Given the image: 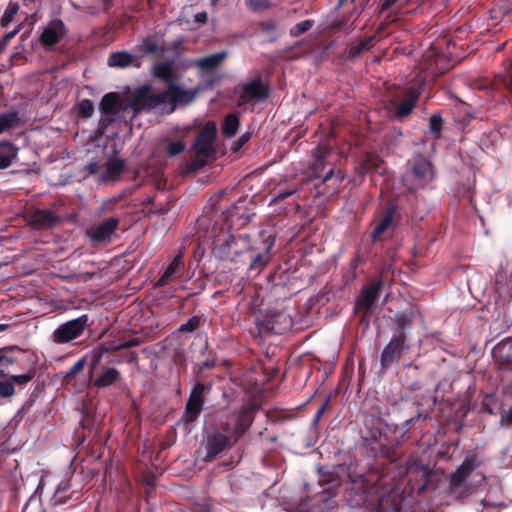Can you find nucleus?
<instances>
[{
    "mask_svg": "<svg viewBox=\"0 0 512 512\" xmlns=\"http://www.w3.org/2000/svg\"><path fill=\"white\" fill-rule=\"evenodd\" d=\"M254 421V410L249 407L242 408L236 414L231 435H225L219 430H213L206 437V456L204 461L211 462L216 456L233 447L248 431Z\"/></svg>",
    "mask_w": 512,
    "mask_h": 512,
    "instance_id": "obj_1",
    "label": "nucleus"
},
{
    "mask_svg": "<svg viewBox=\"0 0 512 512\" xmlns=\"http://www.w3.org/2000/svg\"><path fill=\"white\" fill-rule=\"evenodd\" d=\"M197 95L196 90L184 89L176 83L169 84L167 90L159 93H149V87H144L135 95V101L148 109H154L158 106L169 104V112H173L177 105H187L192 102Z\"/></svg>",
    "mask_w": 512,
    "mask_h": 512,
    "instance_id": "obj_2",
    "label": "nucleus"
},
{
    "mask_svg": "<svg viewBox=\"0 0 512 512\" xmlns=\"http://www.w3.org/2000/svg\"><path fill=\"white\" fill-rule=\"evenodd\" d=\"M216 135L217 129L213 121H208L199 131L192 145V149L195 153L192 158V165L195 170L204 167L207 164V159L212 157L215 153L213 144Z\"/></svg>",
    "mask_w": 512,
    "mask_h": 512,
    "instance_id": "obj_3",
    "label": "nucleus"
},
{
    "mask_svg": "<svg viewBox=\"0 0 512 512\" xmlns=\"http://www.w3.org/2000/svg\"><path fill=\"white\" fill-rule=\"evenodd\" d=\"M102 353L93 355L89 370L90 385L97 389H104L115 385L122 379L121 372L115 367L99 365Z\"/></svg>",
    "mask_w": 512,
    "mask_h": 512,
    "instance_id": "obj_4",
    "label": "nucleus"
},
{
    "mask_svg": "<svg viewBox=\"0 0 512 512\" xmlns=\"http://www.w3.org/2000/svg\"><path fill=\"white\" fill-rule=\"evenodd\" d=\"M89 326V317L83 314L78 318L60 324L52 333V342L58 345L68 344L80 338Z\"/></svg>",
    "mask_w": 512,
    "mask_h": 512,
    "instance_id": "obj_5",
    "label": "nucleus"
},
{
    "mask_svg": "<svg viewBox=\"0 0 512 512\" xmlns=\"http://www.w3.org/2000/svg\"><path fill=\"white\" fill-rule=\"evenodd\" d=\"M212 389L211 383L196 380L193 384L189 398L185 405L184 419L186 422H194L200 416L205 404V395Z\"/></svg>",
    "mask_w": 512,
    "mask_h": 512,
    "instance_id": "obj_6",
    "label": "nucleus"
},
{
    "mask_svg": "<svg viewBox=\"0 0 512 512\" xmlns=\"http://www.w3.org/2000/svg\"><path fill=\"white\" fill-rule=\"evenodd\" d=\"M410 348L406 334H393L389 342L383 348L380 355V366L382 371L388 370L397 364L403 352Z\"/></svg>",
    "mask_w": 512,
    "mask_h": 512,
    "instance_id": "obj_7",
    "label": "nucleus"
},
{
    "mask_svg": "<svg viewBox=\"0 0 512 512\" xmlns=\"http://www.w3.org/2000/svg\"><path fill=\"white\" fill-rule=\"evenodd\" d=\"M410 173L417 188H425L435 178L432 162L423 155L415 156L408 162Z\"/></svg>",
    "mask_w": 512,
    "mask_h": 512,
    "instance_id": "obj_8",
    "label": "nucleus"
},
{
    "mask_svg": "<svg viewBox=\"0 0 512 512\" xmlns=\"http://www.w3.org/2000/svg\"><path fill=\"white\" fill-rule=\"evenodd\" d=\"M292 326V321L284 312H269L257 321V329L260 336L269 334H281Z\"/></svg>",
    "mask_w": 512,
    "mask_h": 512,
    "instance_id": "obj_9",
    "label": "nucleus"
},
{
    "mask_svg": "<svg viewBox=\"0 0 512 512\" xmlns=\"http://www.w3.org/2000/svg\"><path fill=\"white\" fill-rule=\"evenodd\" d=\"M120 224L117 217H109L97 225H93L86 230V235L92 243H110L113 235L116 233Z\"/></svg>",
    "mask_w": 512,
    "mask_h": 512,
    "instance_id": "obj_10",
    "label": "nucleus"
},
{
    "mask_svg": "<svg viewBox=\"0 0 512 512\" xmlns=\"http://www.w3.org/2000/svg\"><path fill=\"white\" fill-rule=\"evenodd\" d=\"M362 439L367 444L380 443L385 435L384 420L374 414H365L363 419Z\"/></svg>",
    "mask_w": 512,
    "mask_h": 512,
    "instance_id": "obj_11",
    "label": "nucleus"
},
{
    "mask_svg": "<svg viewBox=\"0 0 512 512\" xmlns=\"http://www.w3.org/2000/svg\"><path fill=\"white\" fill-rule=\"evenodd\" d=\"M422 93V84L421 83H413L409 87L406 88L404 92V98L399 102H392L396 105V109L394 111V116L397 119H403L409 116L414 110L418 99Z\"/></svg>",
    "mask_w": 512,
    "mask_h": 512,
    "instance_id": "obj_12",
    "label": "nucleus"
},
{
    "mask_svg": "<svg viewBox=\"0 0 512 512\" xmlns=\"http://www.w3.org/2000/svg\"><path fill=\"white\" fill-rule=\"evenodd\" d=\"M478 466L479 463H477V456L475 454L466 456L461 465H459L455 472L452 473L450 477V486L452 488L460 487Z\"/></svg>",
    "mask_w": 512,
    "mask_h": 512,
    "instance_id": "obj_13",
    "label": "nucleus"
},
{
    "mask_svg": "<svg viewBox=\"0 0 512 512\" xmlns=\"http://www.w3.org/2000/svg\"><path fill=\"white\" fill-rule=\"evenodd\" d=\"M399 219L400 215L397 212V207L395 205L387 206L371 234L372 239L374 241L378 240L389 228L395 226Z\"/></svg>",
    "mask_w": 512,
    "mask_h": 512,
    "instance_id": "obj_14",
    "label": "nucleus"
},
{
    "mask_svg": "<svg viewBox=\"0 0 512 512\" xmlns=\"http://www.w3.org/2000/svg\"><path fill=\"white\" fill-rule=\"evenodd\" d=\"M184 267V256L179 252L157 280L156 286L164 287L168 285L170 281L181 277L184 272Z\"/></svg>",
    "mask_w": 512,
    "mask_h": 512,
    "instance_id": "obj_15",
    "label": "nucleus"
},
{
    "mask_svg": "<svg viewBox=\"0 0 512 512\" xmlns=\"http://www.w3.org/2000/svg\"><path fill=\"white\" fill-rule=\"evenodd\" d=\"M383 287V281L381 278L374 280L368 286L364 287L357 299V304L365 309L370 310L372 305L378 299L380 292Z\"/></svg>",
    "mask_w": 512,
    "mask_h": 512,
    "instance_id": "obj_16",
    "label": "nucleus"
},
{
    "mask_svg": "<svg viewBox=\"0 0 512 512\" xmlns=\"http://www.w3.org/2000/svg\"><path fill=\"white\" fill-rule=\"evenodd\" d=\"M269 95V88L266 84H264L260 77L255 78L245 84L242 89V94L240 98L243 101L248 100H263L267 98Z\"/></svg>",
    "mask_w": 512,
    "mask_h": 512,
    "instance_id": "obj_17",
    "label": "nucleus"
},
{
    "mask_svg": "<svg viewBox=\"0 0 512 512\" xmlns=\"http://www.w3.org/2000/svg\"><path fill=\"white\" fill-rule=\"evenodd\" d=\"M65 32V25L61 20H52L42 31L40 42L44 46H53L64 36Z\"/></svg>",
    "mask_w": 512,
    "mask_h": 512,
    "instance_id": "obj_18",
    "label": "nucleus"
},
{
    "mask_svg": "<svg viewBox=\"0 0 512 512\" xmlns=\"http://www.w3.org/2000/svg\"><path fill=\"white\" fill-rule=\"evenodd\" d=\"M60 217L48 209H36L30 215V224L37 228H50L60 222Z\"/></svg>",
    "mask_w": 512,
    "mask_h": 512,
    "instance_id": "obj_19",
    "label": "nucleus"
},
{
    "mask_svg": "<svg viewBox=\"0 0 512 512\" xmlns=\"http://www.w3.org/2000/svg\"><path fill=\"white\" fill-rule=\"evenodd\" d=\"M344 179V172L337 168L335 165H331V167L326 171L322 180V184H324L327 188L326 193L331 195L338 193L342 187Z\"/></svg>",
    "mask_w": 512,
    "mask_h": 512,
    "instance_id": "obj_20",
    "label": "nucleus"
},
{
    "mask_svg": "<svg viewBox=\"0 0 512 512\" xmlns=\"http://www.w3.org/2000/svg\"><path fill=\"white\" fill-rule=\"evenodd\" d=\"M110 67L126 68L133 66L135 68L141 67L140 57L134 56L127 51H117L110 54L107 60Z\"/></svg>",
    "mask_w": 512,
    "mask_h": 512,
    "instance_id": "obj_21",
    "label": "nucleus"
},
{
    "mask_svg": "<svg viewBox=\"0 0 512 512\" xmlns=\"http://www.w3.org/2000/svg\"><path fill=\"white\" fill-rule=\"evenodd\" d=\"M260 236L263 239V252L258 253L252 258L250 269L260 271L270 260L269 253L275 244V239L271 235L265 236V233L260 232Z\"/></svg>",
    "mask_w": 512,
    "mask_h": 512,
    "instance_id": "obj_22",
    "label": "nucleus"
},
{
    "mask_svg": "<svg viewBox=\"0 0 512 512\" xmlns=\"http://www.w3.org/2000/svg\"><path fill=\"white\" fill-rule=\"evenodd\" d=\"M125 169V161L120 158H109L105 163V172L99 176V181L107 183L120 178Z\"/></svg>",
    "mask_w": 512,
    "mask_h": 512,
    "instance_id": "obj_23",
    "label": "nucleus"
},
{
    "mask_svg": "<svg viewBox=\"0 0 512 512\" xmlns=\"http://www.w3.org/2000/svg\"><path fill=\"white\" fill-rule=\"evenodd\" d=\"M227 57L225 51H220L194 61V66L199 68L204 73H211L216 70Z\"/></svg>",
    "mask_w": 512,
    "mask_h": 512,
    "instance_id": "obj_24",
    "label": "nucleus"
},
{
    "mask_svg": "<svg viewBox=\"0 0 512 512\" xmlns=\"http://www.w3.org/2000/svg\"><path fill=\"white\" fill-rule=\"evenodd\" d=\"M152 74L155 78L164 81L167 87H169V84L175 83L174 64L172 61L157 62L153 65Z\"/></svg>",
    "mask_w": 512,
    "mask_h": 512,
    "instance_id": "obj_25",
    "label": "nucleus"
},
{
    "mask_svg": "<svg viewBox=\"0 0 512 512\" xmlns=\"http://www.w3.org/2000/svg\"><path fill=\"white\" fill-rule=\"evenodd\" d=\"M240 236L228 235L225 239L220 237L216 238L214 243H218L216 253L223 259L231 258L237 254V251H232L231 246L238 242Z\"/></svg>",
    "mask_w": 512,
    "mask_h": 512,
    "instance_id": "obj_26",
    "label": "nucleus"
},
{
    "mask_svg": "<svg viewBox=\"0 0 512 512\" xmlns=\"http://www.w3.org/2000/svg\"><path fill=\"white\" fill-rule=\"evenodd\" d=\"M327 162L325 160V156L323 155L320 148L317 149V153L314 155V160L310 164L308 171H309V177L312 179H322L325 175Z\"/></svg>",
    "mask_w": 512,
    "mask_h": 512,
    "instance_id": "obj_27",
    "label": "nucleus"
},
{
    "mask_svg": "<svg viewBox=\"0 0 512 512\" xmlns=\"http://www.w3.org/2000/svg\"><path fill=\"white\" fill-rule=\"evenodd\" d=\"M376 456L382 457L390 463H395L401 459L402 453L398 449V447L393 443H390V444L379 443V446L376 451Z\"/></svg>",
    "mask_w": 512,
    "mask_h": 512,
    "instance_id": "obj_28",
    "label": "nucleus"
},
{
    "mask_svg": "<svg viewBox=\"0 0 512 512\" xmlns=\"http://www.w3.org/2000/svg\"><path fill=\"white\" fill-rule=\"evenodd\" d=\"M100 110L103 116H114L119 111L118 95L116 93H107L100 102Z\"/></svg>",
    "mask_w": 512,
    "mask_h": 512,
    "instance_id": "obj_29",
    "label": "nucleus"
},
{
    "mask_svg": "<svg viewBox=\"0 0 512 512\" xmlns=\"http://www.w3.org/2000/svg\"><path fill=\"white\" fill-rule=\"evenodd\" d=\"M17 155V149L11 142H0V170L8 168Z\"/></svg>",
    "mask_w": 512,
    "mask_h": 512,
    "instance_id": "obj_30",
    "label": "nucleus"
},
{
    "mask_svg": "<svg viewBox=\"0 0 512 512\" xmlns=\"http://www.w3.org/2000/svg\"><path fill=\"white\" fill-rule=\"evenodd\" d=\"M414 314L412 310L405 312H397L394 315V322L396 329L394 334H405L406 330H409L413 323Z\"/></svg>",
    "mask_w": 512,
    "mask_h": 512,
    "instance_id": "obj_31",
    "label": "nucleus"
},
{
    "mask_svg": "<svg viewBox=\"0 0 512 512\" xmlns=\"http://www.w3.org/2000/svg\"><path fill=\"white\" fill-rule=\"evenodd\" d=\"M374 36L362 38L357 44H351L347 47V55L350 59L358 58L363 51L370 50L373 46Z\"/></svg>",
    "mask_w": 512,
    "mask_h": 512,
    "instance_id": "obj_32",
    "label": "nucleus"
},
{
    "mask_svg": "<svg viewBox=\"0 0 512 512\" xmlns=\"http://www.w3.org/2000/svg\"><path fill=\"white\" fill-rule=\"evenodd\" d=\"M385 478V474L377 470L370 471L369 474L365 476L359 475V479L363 484L364 488L373 486L384 487L388 484Z\"/></svg>",
    "mask_w": 512,
    "mask_h": 512,
    "instance_id": "obj_33",
    "label": "nucleus"
},
{
    "mask_svg": "<svg viewBox=\"0 0 512 512\" xmlns=\"http://www.w3.org/2000/svg\"><path fill=\"white\" fill-rule=\"evenodd\" d=\"M259 31L265 36L266 40L270 43L275 42L279 35H278V25L275 20L268 19L259 22L258 24Z\"/></svg>",
    "mask_w": 512,
    "mask_h": 512,
    "instance_id": "obj_34",
    "label": "nucleus"
},
{
    "mask_svg": "<svg viewBox=\"0 0 512 512\" xmlns=\"http://www.w3.org/2000/svg\"><path fill=\"white\" fill-rule=\"evenodd\" d=\"M240 120L237 114L231 113L228 114L222 123L221 131L222 134L228 138L233 137L239 128Z\"/></svg>",
    "mask_w": 512,
    "mask_h": 512,
    "instance_id": "obj_35",
    "label": "nucleus"
},
{
    "mask_svg": "<svg viewBox=\"0 0 512 512\" xmlns=\"http://www.w3.org/2000/svg\"><path fill=\"white\" fill-rule=\"evenodd\" d=\"M20 124L19 113L11 111L0 114V134L9 128L16 127Z\"/></svg>",
    "mask_w": 512,
    "mask_h": 512,
    "instance_id": "obj_36",
    "label": "nucleus"
},
{
    "mask_svg": "<svg viewBox=\"0 0 512 512\" xmlns=\"http://www.w3.org/2000/svg\"><path fill=\"white\" fill-rule=\"evenodd\" d=\"M137 51L141 52L143 55H151L156 53H163L164 48L160 47L150 38H145L142 43L137 46Z\"/></svg>",
    "mask_w": 512,
    "mask_h": 512,
    "instance_id": "obj_37",
    "label": "nucleus"
},
{
    "mask_svg": "<svg viewBox=\"0 0 512 512\" xmlns=\"http://www.w3.org/2000/svg\"><path fill=\"white\" fill-rule=\"evenodd\" d=\"M499 138L500 136L498 131L490 130L488 132H484L479 139V147L482 150L489 149L494 146Z\"/></svg>",
    "mask_w": 512,
    "mask_h": 512,
    "instance_id": "obj_38",
    "label": "nucleus"
},
{
    "mask_svg": "<svg viewBox=\"0 0 512 512\" xmlns=\"http://www.w3.org/2000/svg\"><path fill=\"white\" fill-rule=\"evenodd\" d=\"M215 366H216V360L214 358L207 359L200 363H196L193 367V373L195 374L196 380H201L204 382L205 377L203 375V372L206 369H212Z\"/></svg>",
    "mask_w": 512,
    "mask_h": 512,
    "instance_id": "obj_39",
    "label": "nucleus"
},
{
    "mask_svg": "<svg viewBox=\"0 0 512 512\" xmlns=\"http://www.w3.org/2000/svg\"><path fill=\"white\" fill-rule=\"evenodd\" d=\"M19 11V5L15 2L10 1L3 16L1 17L0 24L2 27H7L12 20L14 19V16Z\"/></svg>",
    "mask_w": 512,
    "mask_h": 512,
    "instance_id": "obj_40",
    "label": "nucleus"
},
{
    "mask_svg": "<svg viewBox=\"0 0 512 512\" xmlns=\"http://www.w3.org/2000/svg\"><path fill=\"white\" fill-rule=\"evenodd\" d=\"M314 24H315L314 20H311V19L301 21V22L297 23L296 25H294L290 29L289 33L292 37H299L302 34L308 32L310 29H312Z\"/></svg>",
    "mask_w": 512,
    "mask_h": 512,
    "instance_id": "obj_41",
    "label": "nucleus"
},
{
    "mask_svg": "<svg viewBox=\"0 0 512 512\" xmlns=\"http://www.w3.org/2000/svg\"><path fill=\"white\" fill-rule=\"evenodd\" d=\"M12 351V347H5L0 349V367H7L15 363V358L12 355ZM3 375V370H0V376Z\"/></svg>",
    "mask_w": 512,
    "mask_h": 512,
    "instance_id": "obj_42",
    "label": "nucleus"
},
{
    "mask_svg": "<svg viewBox=\"0 0 512 512\" xmlns=\"http://www.w3.org/2000/svg\"><path fill=\"white\" fill-rule=\"evenodd\" d=\"M201 323V318L199 316L190 317L185 323L181 324L178 328V332L180 333H191L196 331Z\"/></svg>",
    "mask_w": 512,
    "mask_h": 512,
    "instance_id": "obj_43",
    "label": "nucleus"
},
{
    "mask_svg": "<svg viewBox=\"0 0 512 512\" xmlns=\"http://www.w3.org/2000/svg\"><path fill=\"white\" fill-rule=\"evenodd\" d=\"M443 123L444 121L440 114H433L429 118V128L431 133L435 135V138H438L440 136Z\"/></svg>",
    "mask_w": 512,
    "mask_h": 512,
    "instance_id": "obj_44",
    "label": "nucleus"
},
{
    "mask_svg": "<svg viewBox=\"0 0 512 512\" xmlns=\"http://www.w3.org/2000/svg\"><path fill=\"white\" fill-rule=\"evenodd\" d=\"M94 113V105L91 100L84 99L78 105V114L80 117L89 118Z\"/></svg>",
    "mask_w": 512,
    "mask_h": 512,
    "instance_id": "obj_45",
    "label": "nucleus"
},
{
    "mask_svg": "<svg viewBox=\"0 0 512 512\" xmlns=\"http://www.w3.org/2000/svg\"><path fill=\"white\" fill-rule=\"evenodd\" d=\"M246 7L252 12L267 10L271 7L269 0H245Z\"/></svg>",
    "mask_w": 512,
    "mask_h": 512,
    "instance_id": "obj_46",
    "label": "nucleus"
},
{
    "mask_svg": "<svg viewBox=\"0 0 512 512\" xmlns=\"http://www.w3.org/2000/svg\"><path fill=\"white\" fill-rule=\"evenodd\" d=\"M35 376L34 370H29L25 374L20 375H11L10 381L13 383V385H26L29 383Z\"/></svg>",
    "mask_w": 512,
    "mask_h": 512,
    "instance_id": "obj_47",
    "label": "nucleus"
},
{
    "mask_svg": "<svg viewBox=\"0 0 512 512\" xmlns=\"http://www.w3.org/2000/svg\"><path fill=\"white\" fill-rule=\"evenodd\" d=\"M185 147V143L182 140H177L168 144L166 153L169 157H175L181 154Z\"/></svg>",
    "mask_w": 512,
    "mask_h": 512,
    "instance_id": "obj_48",
    "label": "nucleus"
},
{
    "mask_svg": "<svg viewBox=\"0 0 512 512\" xmlns=\"http://www.w3.org/2000/svg\"><path fill=\"white\" fill-rule=\"evenodd\" d=\"M364 160H369L368 167L370 172H379L381 165L383 164L381 158L378 155L372 153H367L364 157Z\"/></svg>",
    "mask_w": 512,
    "mask_h": 512,
    "instance_id": "obj_49",
    "label": "nucleus"
},
{
    "mask_svg": "<svg viewBox=\"0 0 512 512\" xmlns=\"http://www.w3.org/2000/svg\"><path fill=\"white\" fill-rule=\"evenodd\" d=\"M330 400H331V397L328 396L325 399V401L321 404V406L318 408V410L315 413V415L312 419V422H311L312 427L317 428L321 418L323 417L324 413L326 412V410L328 409V407L330 405Z\"/></svg>",
    "mask_w": 512,
    "mask_h": 512,
    "instance_id": "obj_50",
    "label": "nucleus"
},
{
    "mask_svg": "<svg viewBox=\"0 0 512 512\" xmlns=\"http://www.w3.org/2000/svg\"><path fill=\"white\" fill-rule=\"evenodd\" d=\"M85 365V359H79L77 362H75L66 373L65 379L67 381H70L75 378V376L81 372Z\"/></svg>",
    "mask_w": 512,
    "mask_h": 512,
    "instance_id": "obj_51",
    "label": "nucleus"
},
{
    "mask_svg": "<svg viewBox=\"0 0 512 512\" xmlns=\"http://www.w3.org/2000/svg\"><path fill=\"white\" fill-rule=\"evenodd\" d=\"M15 394V387L10 380L0 381V396L10 398Z\"/></svg>",
    "mask_w": 512,
    "mask_h": 512,
    "instance_id": "obj_52",
    "label": "nucleus"
},
{
    "mask_svg": "<svg viewBox=\"0 0 512 512\" xmlns=\"http://www.w3.org/2000/svg\"><path fill=\"white\" fill-rule=\"evenodd\" d=\"M411 0H385L380 7V13L385 11H389L393 6L398 5L399 8H403L407 5Z\"/></svg>",
    "mask_w": 512,
    "mask_h": 512,
    "instance_id": "obj_53",
    "label": "nucleus"
},
{
    "mask_svg": "<svg viewBox=\"0 0 512 512\" xmlns=\"http://www.w3.org/2000/svg\"><path fill=\"white\" fill-rule=\"evenodd\" d=\"M141 340L139 338H132L130 340L121 341L118 345L111 348L112 351H119L123 349H130L132 347L139 346Z\"/></svg>",
    "mask_w": 512,
    "mask_h": 512,
    "instance_id": "obj_54",
    "label": "nucleus"
},
{
    "mask_svg": "<svg viewBox=\"0 0 512 512\" xmlns=\"http://www.w3.org/2000/svg\"><path fill=\"white\" fill-rule=\"evenodd\" d=\"M251 138V134L246 132L242 134L233 144L232 150L233 152H238Z\"/></svg>",
    "mask_w": 512,
    "mask_h": 512,
    "instance_id": "obj_55",
    "label": "nucleus"
},
{
    "mask_svg": "<svg viewBox=\"0 0 512 512\" xmlns=\"http://www.w3.org/2000/svg\"><path fill=\"white\" fill-rule=\"evenodd\" d=\"M100 165L97 161L88 162L82 169L83 172L86 173L87 176L96 175Z\"/></svg>",
    "mask_w": 512,
    "mask_h": 512,
    "instance_id": "obj_56",
    "label": "nucleus"
},
{
    "mask_svg": "<svg viewBox=\"0 0 512 512\" xmlns=\"http://www.w3.org/2000/svg\"><path fill=\"white\" fill-rule=\"evenodd\" d=\"M347 23H348L347 18L336 20L330 24V28L334 31H343V30H346Z\"/></svg>",
    "mask_w": 512,
    "mask_h": 512,
    "instance_id": "obj_57",
    "label": "nucleus"
},
{
    "mask_svg": "<svg viewBox=\"0 0 512 512\" xmlns=\"http://www.w3.org/2000/svg\"><path fill=\"white\" fill-rule=\"evenodd\" d=\"M236 417L233 419V421H226L224 423H221L220 427L217 429L220 432H222L225 435H231V432L233 430V424L235 423Z\"/></svg>",
    "mask_w": 512,
    "mask_h": 512,
    "instance_id": "obj_58",
    "label": "nucleus"
},
{
    "mask_svg": "<svg viewBox=\"0 0 512 512\" xmlns=\"http://www.w3.org/2000/svg\"><path fill=\"white\" fill-rule=\"evenodd\" d=\"M368 162H369V160H364V159H363V160H362V161H361V162L356 166L355 170H356V172H357L359 175L363 176V175H365V174H367V173H370V169H369V167H368Z\"/></svg>",
    "mask_w": 512,
    "mask_h": 512,
    "instance_id": "obj_59",
    "label": "nucleus"
},
{
    "mask_svg": "<svg viewBox=\"0 0 512 512\" xmlns=\"http://www.w3.org/2000/svg\"><path fill=\"white\" fill-rule=\"evenodd\" d=\"M500 424L502 426L512 424V407L501 414Z\"/></svg>",
    "mask_w": 512,
    "mask_h": 512,
    "instance_id": "obj_60",
    "label": "nucleus"
},
{
    "mask_svg": "<svg viewBox=\"0 0 512 512\" xmlns=\"http://www.w3.org/2000/svg\"><path fill=\"white\" fill-rule=\"evenodd\" d=\"M70 487H71V484H70L69 480L61 481L56 488L55 496L68 491L70 489Z\"/></svg>",
    "mask_w": 512,
    "mask_h": 512,
    "instance_id": "obj_61",
    "label": "nucleus"
},
{
    "mask_svg": "<svg viewBox=\"0 0 512 512\" xmlns=\"http://www.w3.org/2000/svg\"><path fill=\"white\" fill-rule=\"evenodd\" d=\"M208 20V15L205 11L199 12L194 16V21L199 24H206Z\"/></svg>",
    "mask_w": 512,
    "mask_h": 512,
    "instance_id": "obj_62",
    "label": "nucleus"
},
{
    "mask_svg": "<svg viewBox=\"0 0 512 512\" xmlns=\"http://www.w3.org/2000/svg\"><path fill=\"white\" fill-rule=\"evenodd\" d=\"M18 33V29H15L11 32L6 33L1 39L0 42L5 47L7 43Z\"/></svg>",
    "mask_w": 512,
    "mask_h": 512,
    "instance_id": "obj_63",
    "label": "nucleus"
},
{
    "mask_svg": "<svg viewBox=\"0 0 512 512\" xmlns=\"http://www.w3.org/2000/svg\"><path fill=\"white\" fill-rule=\"evenodd\" d=\"M292 194H293V191H291V190H283L277 194L276 199L283 200V199L291 196Z\"/></svg>",
    "mask_w": 512,
    "mask_h": 512,
    "instance_id": "obj_64",
    "label": "nucleus"
}]
</instances>
